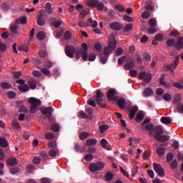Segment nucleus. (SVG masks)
Here are the masks:
<instances>
[{
  "label": "nucleus",
  "instance_id": "obj_57",
  "mask_svg": "<svg viewBox=\"0 0 183 183\" xmlns=\"http://www.w3.org/2000/svg\"><path fill=\"white\" fill-rule=\"evenodd\" d=\"M177 112L179 114H183V104L179 103L177 104Z\"/></svg>",
  "mask_w": 183,
  "mask_h": 183
},
{
  "label": "nucleus",
  "instance_id": "obj_44",
  "mask_svg": "<svg viewBox=\"0 0 183 183\" xmlns=\"http://www.w3.org/2000/svg\"><path fill=\"white\" fill-rule=\"evenodd\" d=\"M132 28H134V24H129L125 26L124 31H125V32H129V31L132 30Z\"/></svg>",
  "mask_w": 183,
  "mask_h": 183
},
{
  "label": "nucleus",
  "instance_id": "obj_14",
  "mask_svg": "<svg viewBox=\"0 0 183 183\" xmlns=\"http://www.w3.org/2000/svg\"><path fill=\"white\" fill-rule=\"evenodd\" d=\"M29 103L31 104V106L33 107H39L42 102L41 100L35 98V97H31L29 99Z\"/></svg>",
  "mask_w": 183,
  "mask_h": 183
},
{
  "label": "nucleus",
  "instance_id": "obj_35",
  "mask_svg": "<svg viewBox=\"0 0 183 183\" xmlns=\"http://www.w3.org/2000/svg\"><path fill=\"white\" fill-rule=\"evenodd\" d=\"M0 146L3 147V148L8 147V141H6V138H0Z\"/></svg>",
  "mask_w": 183,
  "mask_h": 183
},
{
  "label": "nucleus",
  "instance_id": "obj_27",
  "mask_svg": "<svg viewBox=\"0 0 183 183\" xmlns=\"http://www.w3.org/2000/svg\"><path fill=\"white\" fill-rule=\"evenodd\" d=\"M1 86L3 89H11L12 88V84L6 81H3L1 83Z\"/></svg>",
  "mask_w": 183,
  "mask_h": 183
},
{
  "label": "nucleus",
  "instance_id": "obj_13",
  "mask_svg": "<svg viewBox=\"0 0 183 183\" xmlns=\"http://www.w3.org/2000/svg\"><path fill=\"white\" fill-rule=\"evenodd\" d=\"M154 137L156 141H159V142H166V141H168V139H169V136L161 134L154 135Z\"/></svg>",
  "mask_w": 183,
  "mask_h": 183
},
{
  "label": "nucleus",
  "instance_id": "obj_30",
  "mask_svg": "<svg viewBox=\"0 0 183 183\" xmlns=\"http://www.w3.org/2000/svg\"><path fill=\"white\" fill-rule=\"evenodd\" d=\"M143 119H144V112H139L138 114H137L136 122H137L138 123L142 122Z\"/></svg>",
  "mask_w": 183,
  "mask_h": 183
},
{
  "label": "nucleus",
  "instance_id": "obj_24",
  "mask_svg": "<svg viewBox=\"0 0 183 183\" xmlns=\"http://www.w3.org/2000/svg\"><path fill=\"white\" fill-rule=\"evenodd\" d=\"M18 164V160H16V158L12 157L7 160V165H9L10 167H14Z\"/></svg>",
  "mask_w": 183,
  "mask_h": 183
},
{
  "label": "nucleus",
  "instance_id": "obj_23",
  "mask_svg": "<svg viewBox=\"0 0 183 183\" xmlns=\"http://www.w3.org/2000/svg\"><path fill=\"white\" fill-rule=\"evenodd\" d=\"M118 106L121 109H124L125 106L127 105V103L125 102V99L120 98L117 101Z\"/></svg>",
  "mask_w": 183,
  "mask_h": 183
},
{
  "label": "nucleus",
  "instance_id": "obj_15",
  "mask_svg": "<svg viewBox=\"0 0 183 183\" xmlns=\"http://www.w3.org/2000/svg\"><path fill=\"white\" fill-rule=\"evenodd\" d=\"M52 112H54V108L51 107L41 109V114H43V115L51 117Z\"/></svg>",
  "mask_w": 183,
  "mask_h": 183
},
{
  "label": "nucleus",
  "instance_id": "obj_7",
  "mask_svg": "<svg viewBox=\"0 0 183 183\" xmlns=\"http://www.w3.org/2000/svg\"><path fill=\"white\" fill-rule=\"evenodd\" d=\"M139 79H142L144 82H151V79H152V74L149 73H147L145 71H142L138 74Z\"/></svg>",
  "mask_w": 183,
  "mask_h": 183
},
{
  "label": "nucleus",
  "instance_id": "obj_59",
  "mask_svg": "<svg viewBox=\"0 0 183 183\" xmlns=\"http://www.w3.org/2000/svg\"><path fill=\"white\" fill-rule=\"evenodd\" d=\"M154 39H156V41H162L164 39V34H157L155 36Z\"/></svg>",
  "mask_w": 183,
  "mask_h": 183
},
{
  "label": "nucleus",
  "instance_id": "obj_29",
  "mask_svg": "<svg viewBox=\"0 0 183 183\" xmlns=\"http://www.w3.org/2000/svg\"><path fill=\"white\" fill-rule=\"evenodd\" d=\"M160 121L162 124H171V122H172V119L167 117H162Z\"/></svg>",
  "mask_w": 183,
  "mask_h": 183
},
{
  "label": "nucleus",
  "instance_id": "obj_43",
  "mask_svg": "<svg viewBox=\"0 0 183 183\" xmlns=\"http://www.w3.org/2000/svg\"><path fill=\"white\" fill-rule=\"evenodd\" d=\"M150 16L151 14L148 11H145L142 14V18H143V19H148Z\"/></svg>",
  "mask_w": 183,
  "mask_h": 183
},
{
  "label": "nucleus",
  "instance_id": "obj_3",
  "mask_svg": "<svg viewBox=\"0 0 183 183\" xmlns=\"http://www.w3.org/2000/svg\"><path fill=\"white\" fill-rule=\"evenodd\" d=\"M87 5L91 8H97L98 11H102L104 9V3L98 0H89L87 1Z\"/></svg>",
  "mask_w": 183,
  "mask_h": 183
},
{
  "label": "nucleus",
  "instance_id": "obj_17",
  "mask_svg": "<svg viewBox=\"0 0 183 183\" xmlns=\"http://www.w3.org/2000/svg\"><path fill=\"white\" fill-rule=\"evenodd\" d=\"M174 48H176V49H178V50L182 49V48H183V37L177 38V42L174 45Z\"/></svg>",
  "mask_w": 183,
  "mask_h": 183
},
{
  "label": "nucleus",
  "instance_id": "obj_19",
  "mask_svg": "<svg viewBox=\"0 0 183 183\" xmlns=\"http://www.w3.org/2000/svg\"><path fill=\"white\" fill-rule=\"evenodd\" d=\"M154 95V90L151 88H146L143 91V96L148 97H152Z\"/></svg>",
  "mask_w": 183,
  "mask_h": 183
},
{
  "label": "nucleus",
  "instance_id": "obj_41",
  "mask_svg": "<svg viewBox=\"0 0 183 183\" xmlns=\"http://www.w3.org/2000/svg\"><path fill=\"white\" fill-rule=\"evenodd\" d=\"M88 137H89V133L86 132H83L80 134V139L81 140L86 139Z\"/></svg>",
  "mask_w": 183,
  "mask_h": 183
},
{
  "label": "nucleus",
  "instance_id": "obj_51",
  "mask_svg": "<svg viewBox=\"0 0 183 183\" xmlns=\"http://www.w3.org/2000/svg\"><path fill=\"white\" fill-rule=\"evenodd\" d=\"M41 71L44 75H46L47 76H49L51 75V71L46 68H42Z\"/></svg>",
  "mask_w": 183,
  "mask_h": 183
},
{
  "label": "nucleus",
  "instance_id": "obj_46",
  "mask_svg": "<svg viewBox=\"0 0 183 183\" xmlns=\"http://www.w3.org/2000/svg\"><path fill=\"white\" fill-rule=\"evenodd\" d=\"M167 45L168 46H174L175 45V39H169L167 41Z\"/></svg>",
  "mask_w": 183,
  "mask_h": 183
},
{
  "label": "nucleus",
  "instance_id": "obj_37",
  "mask_svg": "<svg viewBox=\"0 0 183 183\" xmlns=\"http://www.w3.org/2000/svg\"><path fill=\"white\" fill-rule=\"evenodd\" d=\"M88 22H89V25L91 26H92L93 28H97V26H98V21H94L91 18L88 19Z\"/></svg>",
  "mask_w": 183,
  "mask_h": 183
},
{
  "label": "nucleus",
  "instance_id": "obj_10",
  "mask_svg": "<svg viewBox=\"0 0 183 183\" xmlns=\"http://www.w3.org/2000/svg\"><path fill=\"white\" fill-rule=\"evenodd\" d=\"M115 95H117V90L115 89H109L107 92V98L109 101H115V99H117Z\"/></svg>",
  "mask_w": 183,
  "mask_h": 183
},
{
  "label": "nucleus",
  "instance_id": "obj_64",
  "mask_svg": "<svg viewBox=\"0 0 183 183\" xmlns=\"http://www.w3.org/2000/svg\"><path fill=\"white\" fill-rule=\"evenodd\" d=\"M71 36H72V34L69 31H66L64 35V39H71Z\"/></svg>",
  "mask_w": 183,
  "mask_h": 183
},
{
  "label": "nucleus",
  "instance_id": "obj_47",
  "mask_svg": "<svg viewBox=\"0 0 183 183\" xmlns=\"http://www.w3.org/2000/svg\"><path fill=\"white\" fill-rule=\"evenodd\" d=\"M18 50L20 51H24L25 52H28V51H29V46H19Z\"/></svg>",
  "mask_w": 183,
  "mask_h": 183
},
{
  "label": "nucleus",
  "instance_id": "obj_2",
  "mask_svg": "<svg viewBox=\"0 0 183 183\" xmlns=\"http://www.w3.org/2000/svg\"><path fill=\"white\" fill-rule=\"evenodd\" d=\"M105 168V163L99 161L97 163H91L89 166V169L90 172L93 174L97 172V171H102Z\"/></svg>",
  "mask_w": 183,
  "mask_h": 183
},
{
  "label": "nucleus",
  "instance_id": "obj_53",
  "mask_svg": "<svg viewBox=\"0 0 183 183\" xmlns=\"http://www.w3.org/2000/svg\"><path fill=\"white\" fill-rule=\"evenodd\" d=\"M174 159V154L172 152H169L167 156V162H171Z\"/></svg>",
  "mask_w": 183,
  "mask_h": 183
},
{
  "label": "nucleus",
  "instance_id": "obj_40",
  "mask_svg": "<svg viewBox=\"0 0 183 183\" xmlns=\"http://www.w3.org/2000/svg\"><path fill=\"white\" fill-rule=\"evenodd\" d=\"M109 129V126L107 124L102 125L99 127V131L101 134H104V132H105V131H107Z\"/></svg>",
  "mask_w": 183,
  "mask_h": 183
},
{
  "label": "nucleus",
  "instance_id": "obj_18",
  "mask_svg": "<svg viewBox=\"0 0 183 183\" xmlns=\"http://www.w3.org/2000/svg\"><path fill=\"white\" fill-rule=\"evenodd\" d=\"M135 66V63L134 62V60L132 59H130L127 63L124 65V69H132Z\"/></svg>",
  "mask_w": 183,
  "mask_h": 183
},
{
  "label": "nucleus",
  "instance_id": "obj_1",
  "mask_svg": "<svg viewBox=\"0 0 183 183\" xmlns=\"http://www.w3.org/2000/svg\"><path fill=\"white\" fill-rule=\"evenodd\" d=\"M116 48L117 39L115 38V35L111 34L109 35L108 46L104 49V54L108 56V55H110L112 51H114Z\"/></svg>",
  "mask_w": 183,
  "mask_h": 183
},
{
  "label": "nucleus",
  "instance_id": "obj_39",
  "mask_svg": "<svg viewBox=\"0 0 183 183\" xmlns=\"http://www.w3.org/2000/svg\"><path fill=\"white\" fill-rule=\"evenodd\" d=\"M55 35H56V37L59 39L60 36H62V35H64V30H62V29H57L56 31H55Z\"/></svg>",
  "mask_w": 183,
  "mask_h": 183
},
{
  "label": "nucleus",
  "instance_id": "obj_45",
  "mask_svg": "<svg viewBox=\"0 0 183 183\" xmlns=\"http://www.w3.org/2000/svg\"><path fill=\"white\" fill-rule=\"evenodd\" d=\"M88 59L91 62L94 61L95 59H97V55H95L94 53H91L89 54Z\"/></svg>",
  "mask_w": 183,
  "mask_h": 183
},
{
  "label": "nucleus",
  "instance_id": "obj_31",
  "mask_svg": "<svg viewBox=\"0 0 183 183\" xmlns=\"http://www.w3.org/2000/svg\"><path fill=\"white\" fill-rule=\"evenodd\" d=\"M101 145L103 148H105L106 149H110L109 144L108 143V141L105 139H102L101 140Z\"/></svg>",
  "mask_w": 183,
  "mask_h": 183
},
{
  "label": "nucleus",
  "instance_id": "obj_6",
  "mask_svg": "<svg viewBox=\"0 0 183 183\" xmlns=\"http://www.w3.org/2000/svg\"><path fill=\"white\" fill-rule=\"evenodd\" d=\"M104 93L101 92L100 90H97V94H96V101L99 105L102 108H107V104H102V102L104 101Z\"/></svg>",
  "mask_w": 183,
  "mask_h": 183
},
{
  "label": "nucleus",
  "instance_id": "obj_60",
  "mask_svg": "<svg viewBox=\"0 0 183 183\" xmlns=\"http://www.w3.org/2000/svg\"><path fill=\"white\" fill-rule=\"evenodd\" d=\"M95 49L97 52H101V51H102V45H101V43H96Z\"/></svg>",
  "mask_w": 183,
  "mask_h": 183
},
{
  "label": "nucleus",
  "instance_id": "obj_38",
  "mask_svg": "<svg viewBox=\"0 0 183 183\" xmlns=\"http://www.w3.org/2000/svg\"><path fill=\"white\" fill-rule=\"evenodd\" d=\"M170 167L172 169H177V168H178V160H173L170 164Z\"/></svg>",
  "mask_w": 183,
  "mask_h": 183
},
{
  "label": "nucleus",
  "instance_id": "obj_16",
  "mask_svg": "<svg viewBox=\"0 0 183 183\" xmlns=\"http://www.w3.org/2000/svg\"><path fill=\"white\" fill-rule=\"evenodd\" d=\"M137 112H138V106L135 105L131 109L129 114V118L130 119H134L135 115H137Z\"/></svg>",
  "mask_w": 183,
  "mask_h": 183
},
{
  "label": "nucleus",
  "instance_id": "obj_12",
  "mask_svg": "<svg viewBox=\"0 0 183 183\" xmlns=\"http://www.w3.org/2000/svg\"><path fill=\"white\" fill-rule=\"evenodd\" d=\"M178 64H179V56H176L175 61L172 64L168 65L167 69L169 71H174L178 66Z\"/></svg>",
  "mask_w": 183,
  "mask_h": 183
},
{
  "label": "nucleus",
  "instance_id": "obj_58",
  "mask_svg": "<svg viewBox=\"0 0 183 183\" xmlns=\"http://www.w3.org/2000/svg\"><path fill=\"white\" fill-rule=\"evenodd\" d=\"M45 137L46 139H54V138H55V136L52 132L46 133Z\"/></svg>",
  "mask_w": 183,
  "mask_h": 183
},
{
  "label": "nucleus",
  "instance_id": "obj_48",
  "mask_svg": "<svg viewBox=\"0 0 183 183\" xmlns=\"http://www.w3.org/2000/svg\"><path fill=\"white\" fill-rule=\"evenodd\" d=\"M108 59V56L104 55V54H100V60L103 64H107V61Z\"/></svg>",
  "mask_w": 183,
  "mask_h": 183
},
{
  "label": "nucleus",
  "instance_id": "obj_33",
  "mask_svg": "<svg viewBox=\"0 0 183 183\" xmlns=\"http://www.w3.org/2000/svg\"><path fill=\"white\" fill-rule=\"evenodd\" d=\"M46 36V34L44 31H39L36 38L37 39H39L40 41H44Z\"/></svg>",
  "mask_w": 183,
  "mask_h": 183
},
{
  "label": "nucleus",
  "instance_id": "obj_32",
  "mask_svg": "<svg viewBox=\"0 0 183 183\" xmlns=\"http://www.w3.org/2000/svg\"><path fill=\"white\" fill-rule=\"evenodd\" d=\"M112 179H114V174L108 172L105 175L106 182H109V181H112Z\"/></svg>",
  "mask_w": 183,
  "mask_h": 183
},
{
  "label": "nucleus",
  "instance_id": "obj_28",
  "mask_svg": "<svg viewBox=\"0 0 183 183\" xmlns=\"http://www.w3.org/2000/svg\"><path fill=\"white\" fill-rule=\"evenodd\" d=\"M181 94H176L174 97V100H173V105H177V104H178V102H181Z\"/></svg>",
  "mask_w": 183,
  "mask_h": 183
},
{
  "label": "nucleus",
  "instance_id": "obj_22",
  "mask_svg": "<svg viewBox=\"0 0 183 183\" xmlns=\"http://www.w3.org/2000/svg\"><path fill=\"white\" fill-rule=\"evenodd\" d=\"M97 142L98 141L96 139L91 138L86 141V145H87V147H93L94 145H97Z\"/></svg>",
  "mask_w": 183,
  "mask_h": 183
},
{
  "label": "nucleus",
  "instance_id": "obj_62",
  "mask_svg": "<svg viewBox=\"0 0 183 183\" xmlns=\"http://www.w3.org/2000/svg\"><path fill=\"white\" fill-rule=\"evenodd\" d=\"M33 162L36 164V165H39V164H41V157H35L33 159Z\"/></svg>",
  "mask_w": 183,
  "mask_h": 183
},
{
  "label": "nucleus",
  "instance_id": "obj_49",
  "mask_svg": "<svg viewBox=\"0 0 183 183\" xmlns=\"http://www.w3.org/2000/svg\"><path fill=\"white\" fill-rule=\"evenodd\" d=\"M7 97H8V98H9L10 99H14V98H15V97H16V94L14 92L11 91V92H8Z\"/></svg>",
  "mask_w": 183,
  "mask_h": 183
},
{
  "label": "nucleus",
  "instance_id": "obj_52",
  "mask_svg": "<svg viewBox=\"0 0 183 183\" xmlns=\"http://www.w3.org/2000/svg\"><path fill=\"white\" fill-rule=\"evenodd\" d=\"M51 129L54 132H59V124H52Z\"/></svg>",
  "mask_w": 183,
  "mask_h": 183
},
{
  "label": "nucleus",
  "instance_id": "obj_34",
  "mask_svg": "<svg viewBox=\"0 0 183 183\" xmlns=\"http://www.w3.org/2000/svg\"><path fill=\"white\" fill-rule=\"evenodd\" d=\"M157 154L159 157H162V155H164L165 154V148H164L162 147H158L157 149Z\"/></svg>",
  "mask_w": 183,
  "mask_h": 183
},
{
  "label": "nucleus",
  "instance_id": "obj_5",
  "mask_svg": "<svg viewBox=\"0 0 183 183\" xmlns=\"http://www.w3.org/2000/svg\"><path fill=\"white\" fill-rule=\"evenodd\" d=\"M154 170L162 178L165 177V170L162 168L161 164L153 163Z\"/></svg>",
  "mask_w": 183,
  "mask_h": 183
},
{
  "label": "nucleus",
  "instance_id": "obj_36",
  "mask_svg": "<svg viewBox=\"0 0 183 183\" xmlns=\"http://www.w3.org/2000/svg\"><path fill=\"white\" fill-rule=\"evenodd\" d=\"M11 125L14 129H16V130L21 129V126L19 125V122H18L17 120H14L11 123Z\"/></svg>",
  "mask_w": 183,
  "mask_h": 183
},
{
  "label": "nucleus",
  "instance_id": "obj_55",
  "mask_svg": "<svg viewBox=\"0 0 183 183\" xmlns=\"http://www.w3.org/2000/svg\"><path fill=\"white\" fill-rule=\"evenodd\" d=\"M115 9L117 11H119V12H124L125 11V8L121 4H118L115 6Z\"/></svg>",
  "mask_w": 183,
  "mask_h": 183
},
{
  "label": "nucleus",
  "instance_id": "obj_25",
  "mask_svg": "<svg viewBox=\"0 0 183 183\" xmlns=\"http://www.w3.org/2000/svg\"><path fill=\"white\" fill-rule=\"evenodd\" d=\"M154 132H155L154 135H161L162 134H163L164 130L162 129V126L159 125L156 127L155 129H154Z\"/></svg>",
  "mask_w": 183,
  "mask_h": 183
},
{
  "label": "nucleus",
  "instance_id": "obj_4",
  "mask_svg": "<svg viewBox=\"0 0 183 183\" xmlns=\"http://www.w3.org/2000/svg\"><path fill=\"white\" fill-rule=\"evenodd\" d=\"M45 19H46V13L44 10H40L37 14V24L39 26L45 25Z\"/></svg>",
  "mask_w": 183,
  "mask_h": 183
},
{
  "label": "nucleus",
  "instance_id": "obj_50",
  "mask_svg": "<svg viewBox=\"0 0 183 183\" xmlns=\"http://www.w3.org/2000/svg\"><path fill=\"white\" fill-rule=\"evenodd\" d=\"M77 116L79 118H88V116H86V114L84 111L79 112Z\"/></svg>",
  "mask_w": 183,
  "mask_h": 183
},
{
  "label": "nucleus",
  "instance_id": "obj_54",
  "mask_svg": "<svg viewBox=\"0 0 183 183\" xmlns=\"http://www.w3.org/2000/svg\"><path fill=\"white\" fill-rule=\"evenodd\" d=\"M144 129H146V131H152L154 129V124H148L144 127Z\"/></svg>",
  "mask_w": 183,
  "mask_h": 183
},
{
  "label": "nucleus",
  "instance_id": "obj_9",
  "mask_svg": "<svg viewBox=\"0 0 183 183\" xmlns=\"http://www.w3.org/2000/svg\"><path fill=\"white\" fill-rule=\"evenodd\" d=\"M75 52H76V49L73 46L69 45L66 46L65 53L69 58H74V54H75Z\"/></svg>",
  "mask_w": 183,
  "mask_h": 183
},
{
  "label": "nucleus",
  "instance_id": "obj_61",
  "mask_svg": "<svg viewBox=\"0 0 183 183\" xmlns=\"http://www.w3.org/2000/svg\"><path fill=\"white\" fill-rule=\"evenodd\" d=\"M163 99H164V101H171V99H172V97L169 94H164L163 95Z\"/></svg>",
  "mask_w": 183,
  "mask_h": 183
},
{
  "label": "nucleus",
  "instance_id": "obj_8",
  "mask_svg": "<svg viewBox=\"0 0 183 183\" xmlns=\"http://www.w3.org/2000/svg\"><path fill=\"white\" fill-rule=\"evenodd\" d=\"M50 25L54 26V28H59L62 25V21L59 17H51L49 19Z\"/></svg>",
  "mask_w": 183,
  "mask_h": 183
},
{
  "label": "nucleus",
  "instance_id": "obj_26",
  "mask_svg": "<svg viewBox=\"0 0 183 183\" xmlns=\"http://www.w3.org/2000/svg\"><path fill=\"white\" fill-rule=\"evenodd\" d=\"M18 28H19L18 23H16V21L14 24H11L10 31L11 32H12V34H17Z\"/></svg>",
  "mask_w": 183,
  "mask_h": 183
},
{
  "label": "nucleus",
  "instance_id": "obj_21",
  "mask_svg": "<svg viewBox=\"0 0 183 183\" xmlns=\"http://www.w3.org/2000/svg\"><path fill=\"white\" fill-rule=\"evenodd\" d=\"M45 11L49 15H51V14L54 12L52 4L51 3L48 2L45 4Z\"/></svg>",
  "mask_w": 183,
  "mask_h": 183
},
{
  "label": "nucleus",
  "instance_id": "obj_11",
  "mask_svg": "<svg viewBox=\"0 0 183 183\" xmlns=\"http://www.w3.org/2000/svg\"><path fill=\"white\" fill-rule=\"evenodd\" d=\"M109 26H110V29H113L114 31H121V29H122L124 26H122V24L118 21H115V22L111 23Z\"/></svg>",
  "mask_w": 183,
  "mask_h": 183
},
{
  "label": "nucleus",
  "instance_id": "obj_56",
  "mask_svg": "<svg viewBox=\"0 0 183 183\" xmlns=\"http://www.w3.org/2000/svg\"><path fill=\"white\" fill-rule=\"evenodd\" d=\"M16 22V24H26V17L24 16L21 19H19Z\"/></svg>",
  "mask_w": 183,
  "mask_h": 183
},
{
  "label": "nucleus",
  "instance_id": "obj_42",
  "mask_svg": "<svg viewBox=\"0 0 183 183\" xmlns=\"http://www.w3.org/2000/svg\"><path fill=\"white\" fill-rule=\"evenodd\" d=\"M58 154V149H52L49 151V155L50 157H56Z\"/></svg>",
  "mask_w": 183,
  "mask_h": 183
},
{
  "label": "nucleus",
  "instance_id": "obj_63",
  "mask_svg": "<svg viewBox=\"0 0 183 183\" xmlns=\"http://www.w3.org/2000/svg\"><path fill=\"white\" fill-rule=\"evenodd\" d=\"M20 169L18 167H14L10 169V172L11 174H12L13 175H15V174H18V172H19Z\"/></svg>",
  "mask_w": 183,
  "mask_h": 183
},
{
  "label": "nucleus",
  "instance_id": "obj_20",
  "mask_svg": "<svg viewBox=\"0 0 183 183\" xmlns=\"http://www.w3.org/2000/svg\"><path fill=\"white\" fill-rule=\"evenodd\" d=\"M18 89L21 92H28V91H29V86L26 84H20L18 86Z\"/></svg>",
  "mask_w": 183,
  "mask_h": 183
}]
</instances>
